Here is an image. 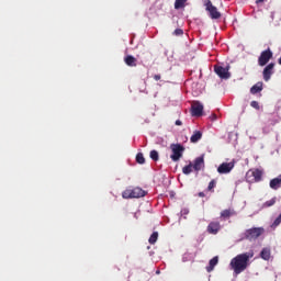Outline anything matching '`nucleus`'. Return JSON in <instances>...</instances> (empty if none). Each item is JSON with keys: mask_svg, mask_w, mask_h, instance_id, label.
Returning <instances> with one entry per match:
<instances>
[{"mask_svg": "<svg viewBox=\"0 0 281 281\" xmlns=\"http://www.w3.org/2000/svg\"><path fill=\"white\" fill-rule=\"evenodd\" d=\"M254 257V250L239 254L231 260V269H233L236 276H240L243 271L249 267V260Z\"/></svg>", "mask_w": 281, "mask_h": 281, "instance_id": "1", "label": "nucleus"}, {"mask_svg": "<svg viewBox=\"0 0 281 281\" xmlns=\"http://www.w3.org/2000/svg\"><path fill=\"white\" fill-rule=\"evenodd\" d=\"M263 175L265 172L258 168L250 169L246 172V181L247 183H260Z\"/></svg>", "mask_w": 281, "mask_h": 281, "instance_id": "2", "label": "nucleus"}, {"mask_svg": "<svg viewBox=\"0 0 281 281\" xmlns=\"http://www.w3.org/2000/svg\"><path fill=\"white\" fill-rule=\"evenodd\" d=\"M147 192L143 190L139 187H136L134 189H127L123 191L122 196L123 199H142L143 196H146Z\"/></svg>", "mask_w": 281, "mask_h": 281, "instance_id": "3", "label": "nucleus"}, {"mask_svg": "<svg viewBox=\"0 0 281 281\" xmlns=\"http://www.w3.org/2000/svg\"><path fill=\"white\" fill-rule=\"evenodd\" d=\"M171 156L170 159L173 161H179L181 157H183V153H186V147L181 144H171L170 145Z\"/></svg>", "mask_w": 281, "mask_h": 281, "instance_id": "4", "label": "nucleus"}, {"mask_svg": "<svg viewBox=\"0 0 281 281\" xmlns=\"http://www.w3.org/2000/svg\"><path fill=\"white\" fill-rule=\"evenodd\" d=\"M265 234V228L262 227H252L245 232L244 236L246 240H256L257 238H260Z\"/></svg>", "mask_w": 281, "mask_h": 281, "instance_id": "5", "label": "nucleus"}, {"mask_svg": "<svg viewBox=\"0 0 281 281\" xmlns=\"http://www.w3.org/2000/svg\"><path fill=\"white\" fill-rule=\"evenodd\" d=\"M271 58H273V52H271V48L262 50L258 58L259 67H265V65H267Z\"/></svg>", "mask_w": 281, "mask_h": 281, "instance_id": "6", "label": "nucleus"}, {"mask_svg": "<svg viewBox=\"0 0 281 281\" xmlns=\"http://www.w3.org/2000/svg\"><path fill=\"white\" fill-rule=\"evenodd\" d=\"M214 71L220 78H222V80H229V78H232V74H229V66H215Z\"/></svg>", "mask_w": 281, "mask_h": 281, "instance_id": "7", "label": "nucleus"}, {"mask_svg": "<svg viewBox=\"0 0 281 281\" xmlns=\"http://www.w3.org/2000/svg\"><path fill=\"white\" fill-rule=\"evenodd\" d=\"M236 166V161H231V162H223L218 166L217 172L220 175H229L231 170H234V167Z\"/></svg>", "mask_w": 281, "mask_h": 281, "instance_id": "8", "label": "nucleus"}, {"mask_svg": "<svg viewBox=\"0 0 281 281\" xmlns=\"http://www.w3.org/2000/svg\"><path fill=\"white\" fill-rule=\"evenodd\" d=\"M206 12L210 13L211 19H221V12H218V9L212 4L211 0H207L205 3Z\"/></svg>", "mask_w": 281, "mask_h": 281, "instance_id": "9", "label": "nucleus"}, {"mask_svg": "<svg viewBox=\"0 0 281 281\" xmlns=\"http://www.w3.org/2000/svg\"><path fill=\"white\" fill-rule=\"evenodd\" d=\"M191 114L193 117H201V115H203V104L199 101H194L191 105Z\"/></svg>", "mask_w": 281, "mask_h": 281, "instance_id": "10", "label": "nucleus"}, {"mask_svg": "<svg viewBox=\"0 0 281 281\" xmlns=\"http://www.w3.org/2000/svg\"><path fill=\"white\" fill-rule=\"evenodd\" d=\"M206 232H209L210 234H213V236H216V234H218V232H221V222H210V224L207 225Z\"/></svg>", "mask_w": 281, "mask_h": 281, "instance_id": "11", "label": "nucleus"}, {"mask_svg": "<svg viewBox=\"0 0 281 281\" xmlns=\"http://www.w3.org/2000/svg\"><path fill=\"white\" fill-rule=\"evenodd\" d=\"M273 67H276V64L270 63L265 69H263V80L266 82H269L271 80V76H273Z\"/></svg>", "mask_w": 281, "mask_h": 281, "instance_id": "12", "label": "nucleus"}, {"mask_svg": "<svg viewBox=\"0 0 281 281\" xmlns=\"http://www.w3.org/2000/svg\"><path fill=\"white\" fill-rule=\"evenodd\" d=\"M192 166H193V169L195 170V172L203 170V168H205V159L203 158V156L195 158Z\"/></svg>", "mask_w": 281, "mask_h": 281, "instance_id": "13", "label": "nucleus"}, {"mask_svg": "<svg viewBox=\"0 0 281 281\" xmlns=\"http://www.w3.org/2000/svg\"><path fill=\"white\" fill-rule=\"evenodd\" d=\"M124 63L127 67H137V58L133 57V55L125 56Z\"/></svg>", "mask_w": 281, "mask_h": 281, "instance_id": "14", "label": "nucleus"}, {"mask_svg": "<svg viewBox=\"0 0 281 281\" xmlns=\"http://www.w3.org/2000/svg\"><path fill=\"white\" fill-rule=\"evenodd\" d=\"M270 188H271V190H280L281 175H279L277 178H273L272 180H270Z\"/></svg>", "mask_w": 281, "mask_h": 281, "instance_id": "15", "label": "nucleus"}, {"mask_svg": "<svg viewBox=\"0 0 281 281\" xmlns=\"http://www.w3.org/2000/svg\"><path fill=\"white\" fill-rule=\"evenodd\" d=\"M216 265H218V256L213 257L209 261V266L206 267L207 273H212V271H214V267H216Z\"/></svg>", "mask_w": 281, "mask_h": 281, "instance_id": "16", "label": "nucleus"}, {"mask_svg": "<svg viewBox=\"0 0 281 281\" xmlns=\"http://www.w3.org/2000/svg\"><path fill=\"white\" fill-rule=\"evenodd\" d=\"M235 215H236V211H234L232 209H226L221 212V218H223L224 221H226V218H229L231 216H235Z\"/></svg>", "mask_w": 281, "mask_h": 281, "instance_id": "17", "label": "nucleus"}, {"mask_svg": "<svg viewBox=\"0 0 281 281\" xmlns=\"http://www.w3.org/2000/svg\"><path fill=\"white\" fill-rule=\"evenodd\" d=\"M203 137V133L201 131H195L193 135L190 137L191 144H196Z\"/></svg>", "mask_w": 281, "mask_h": 281, "instance_id": "18", "label": "nucleus"}, {"mask_svg": "<svg viewBox=\"0 0 281 281\" xmlns=\"http://www.w3.org/2000/svg\"><path fill=\"white\" fill-rule=\"evenodd\" d=\"M260 91H262V82H257L250 88V93L252 95H256V93H260Z\"/></svg>", "mask_w": 281, "mask_h": 281, "instance_id": "19", "label": "nucleus"}, {"mask_svg": "<svg viewBox=\"0 0 281 281\" xmlns=\"http://www.w3.org/2000/svg\"><path fill=\"white\" fill-rule=\"evenodd\" d=\"M260 257L262 258V260H269L271 258V249L263 248L260 252Z\"/></svg>", "mask_w": 281, "mask_h": 281, "instance_id": "20", "label": "nucleus"}, {"mask_svg": "<svg viewBox=\"0 0 281 281\" xmlns=\"http://www.w3.org/2000/svg\"><path fill=\"white\" fill-rule=\"evenodd\" d=\"M188 0H176L175 10H181V8H186V3Z\"/></svg>", "mask_w": 281, "mask_h": 281, "instance_id": "21", "label": "nucleus"}, {"mask_svg": "<svg viewBox=\"0 0 281 281\" xmlns=\"http://www.w3.org/2000/svg\"><path fill=\"white\" fill-rule=\"evenodd\" d=\"M157 238H159V233L154 232V233L150 235V237H149V239H148V243H149L150 245H155V243H157Z\"/></svg>", "mask_w": 281, "mask_h": 281, "instance_id": "22", "label": "nucleus"}, {"mask_svg": "<svg viewBox=\"0 0 281 281\" xmlns=\"http://www.w3.org/2000/svg\"><path fill=\"white\" fill-rule=\"evenodd\" d=\"M150 159H153V161H159V151L153 149L149 154Z\"/></svg>", "mask_w": 281, "mask_h": 281, "instance_id": "23", "label": "nucleus"}, {"mask_svg": "<svg viewBox=\"0 0 281 281\" xmlns=\"http://www.w3.org/2000/svg\"><path fill=\"white\" fill-rule=\"evenodd\" d=\"M136 161H137V164H146V158H144V154H142V153H138L137 155H136Z\"/></svg>", "mask_w": 281, "mask_h": 281, "instance_id": "24", "label": "nucleus"}, {"mask_svg": "<svg viewBox=\"0 0 281 281\" xmlns=\"http://www.w3.org/2000/svg\"><path fill=\"white\" fill-rule=\"evenodd\" d=\"M192 168H193L192 164L184 166L182 168L183 175H190L192 172Z\"/></svg>", "mask_w": 281, "mask_h": 281, "instance_id": "25", "label": "nucleus"}, {"mask_svg": "<svg viewBox=\"0 0 281 281\" xmlns=\"http://www.w3.org/2000/svg\"><path fill=\"white\" fill-rule=\"evenodd\" d=\"M276 198H272L271 200L263 203V207H272V205H276Z\"/></svg>", "mask_w": 281, "mask_h": 281, "instance_id": "26", "label": "nucleus"}, {"mask_svg": "<svg viewBox=\"0 0 281 281\" xmlns=\"http://www.w3.org/2000/svg\"><path fill=\"white\" fill-rule=\"evenodd\" d=\"M215 188H216V180H211L207 186L209 192H212Z\"/></svg>", "mask_w": 281, "mask_h": 281, "instance_id": "27", "label": "nucleus"}, {"mask_svg": "<svg viewBox=\"0 0 281 281\" xmlns=\"http://www.w3.org/2000/svg\"><path fill=\"white\" fill-rule=\"evenodd\" d=\"M250 106H252V109H256V111H260V103H258V101H251Z\"/></svg>", "mask_w": 281, "mask_h": 281, "instance_id": "28", "label": "nucleus"}, {"mask_svg": "<svg viewBox=\"0 0 281 281\" xmlns=\"http://www.w3.org/2000/svg\"><path fill=\"white\" fill-rule=\"evenodd\" d=\"M281 224V216L279 215L272 223V227H278Z\"/></svg>", "mask_w": 281, "mask_h": 281, "instance_id": "29", "label": "nucleus"}, {"mask_svg": "<svg viewBox=\"0 0 281 281\" xmlns=\"http://www.w3.org/2000/svg\"><path fill=\"white\" fill-rule=\"evenodd\" d=\"M173 35H175V36H183V31H182L181 29H176V30L173 31Z\"/></svg>", "mask_w": 281, "mask_h": 281, "instance_id": "30", "label": "nucleus"}, {"mask_svg": "<svg viewBox=\"0 0 281 281\" xmlns=\"http://www.w3.org/2000/svg\"><path fill=\"white\" fill-rule=\"evenodd\" d=\"M154 80H156V81L161 80V75H155V76H154Z\"/></svg>", "mask_w": 281, "mask_h": 281, "instance_id": "31", "label": "nucleus"}, {"mask_svg": "<svg viewBox=\"0 0 281 281\" xmlns=\"http://www.w3.org/2000/svg\"><path fill=\"white\" fill-rule=\"evenodd\" d=\"M182 125H183V122H181V120L176 121V126H182Z\"/></svg>", "mask_w": 281, "mask_h": 281, "instance_id": "32", "label": "nucleus"}, {"mask_svg": "<svg viewBox=\"0 0 281 281\" xmlns=\"http://www.w3.org/2000/svg\"><path fill=\"white\" fill-rule=\"evenodd\" d=\"M198 196H200L201 199L205 198V193L204 192H199Z\"/></svg>", "mask_w": 281, "mask_h": 281, "instance_id": "33", "label": "nucleus"}, {"mask_svg": "<svg viewBox=\"0 0 281 281\" xmlns=\"http://www.w3.org/2000/svg\"><path fill=\"white\" fill-rule=\"evenodd\" d=\"M211 119L216 120V114H212Z\"/></svg>", "mask_w": 281, "mask_h": 281, "instance_id": "34", "label": "nucleus"}, {"mask_svg": "<svg viewBox=\"0 0 281 281\" xmlns=\"http://www.w3.org/2000/svg\"><path fill=\"white\" fill-rule=\"evenodd\" d=\"M265 0H257L256 3H262Z\"/></svg>", "mask_w": 281, "mask_h": 281, "instance_id": "35", "label": "nucleus"}]
</instances>
